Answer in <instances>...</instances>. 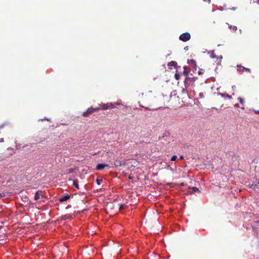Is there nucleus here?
<instances>
[{"label": "nucleus", "instance_id": "nucleus-1", "mask_svg": "<svg viewBox=\"0 0 259 259\" xmlns=\"http://www.w3.org/2000/svg\"><path fill=\"white\" fill-rule=\"evenodd\" d=\"M99 108H93L92 107H91L87 110L86 111L84 112L82 115L83 117H89L90 115H91L92 113H93L95 111H98Z\"/></svg>", "mask_w": 259, "mask_h": 259}, {"label": "nucleus", "instance_id": "nucleus-2", "mask_svg": "<svg viewBox=\"0 0 259 259\" xmlns=\"http://www.w3.org/2000/svg\"><path fill=\"white\" fill-rule=\"evenodd\" d=\"M114 108V105L112 103H108L107 104H103L100 105V107H97L100 110H107L111 109Z\"/></svg>", "mask_w": 259, "mask_h": 259}, {"label": "nucleus", "instance_id": "nucleus-3", "mask_svg": "<svg viewBox=\"0 0 259 259\" xmlns=\"http://www.w3.org/2000/svg\"><path fill=\"white\" fill-rule=\"evenodd\" d=\"M190 34L188 32L184 33L181 34L179 36V39L184 42L188 41L190 39Z\"/></svg>", "mask_w": 259, "mask_h": 259}, {"label": "nucleus", "instance_id": "nucleus-4", "mask_svg": "<svg viewBox=\"0 0 259 259\" xmlns=\"http://www.w3.org/2000/svg\"><path fill=\"white\" fill-rule=\"evenodd\" d=\"M109 165L107 164L99 163L96 166V169L98 170H102L105 167H108Z\"/></svg>", "mask_w": 259, "mask_h": 259}, {"label": "nucleus", "instance_id": "nucleus-5", "mask_svg": "<svg viewBox=\"0 0 259 259\" xmlns=\"http://www.w3.org/2000/svg\"><path fill=\"white\" fill-rule=\"evenodd\" d=\"M42 193V191H37L35 193V195H34V199L35 200H38L40 198V196L43 197Z\"/></svg>", "mask_w": 259, "mask_h": 259}, {"label": "nucleus", "instance_id": "nucleus-6", "mask_svg": "<svg viewBox=\"0 0 259 259\" xmlns=\"http://www.w3.org/2000/svg\"><path fill=\"white\" fill-rule=\"evenodd\" d=\"M70 197V195H69V194L65 195L59 198V201L60 202H63L69 199Z\"/></svg>", "mask_w": 259, "mask_h": 259}, {"label": "nucleus", "instance_id": "nucleus-7", "mask_svg": "<svg viewBox=\"0 0 259 259\" xmlns=\"http://www.w3.org/2000/svg\"><path fill=\"white\" fill-rule=\"evenodd\" d=\"M200 192L198 188H197L196 187H193L192 188H189V192L190 194H193L194 192Z\"/></svg>", "mask_w": 259, "mask_h": 259}, {"label": "nucleus", "instance_id": "nucleus-8", "mask_svg": "<svg viewBox=\"0 0 259 259\" xmlns=\"http://www.w3.org/2000/svg\"><path fill=\"white\" fill-rule=\"evenodd\" d=\"M114 164L115 166L118 167L121 166L122 165H124V163H122V162L120 160L118 159H116L114 162Z\"/></svg>", "mask_w": 259, "mask_h": 259}, {"label": "nucleus", "instance_id": "nucleus-9", "mask_svg": "<svg viewBox=\"0 0 259 259\" xmlns=\"http://www.w3.org/2000/svg\"><path fill=\"white\" fill-rule=\"evenodd\" d=\"M238 100L239 101L240 104L242 105L241 109H244L245 101L243 98L239 97L238 98Z\"/></svg>", "mask_w": 259, "mask_h": 259}, {"label": "nucleus", "instance_id": "nucleus-10", "mask_svg": "<svg viewBox=\"0 0 259 259\" xmlns=\"http://www.w3.org/2000/svg\"><path fill=\"white\" fill-rule=\"evenodd\" d=\"M69 181H72L73 182V185L77 189H79V185L78 184V181L76 180H72L69 179Z\"/></svg>", "mask_w": 259, "mask_h": 259}, {"label": "nucleus", "instance_id": "nucleus-11", "mask_svg": "<svg viewBox=\"0 0 259 259\" xmlns=\"http://www.w3.org/2000/svg\"><path fill=\"white\" fill-rule=\"evenodd\" d=\"M211 57L212 58H216L217 59V61H215L217 64H219L220 63L221 59L219 60V58L217 57V56L215 55L213 52H212L211 54Z\"/></svg>", "mask_w": 259, "mask_h": 259}, {"label": "nucleus", "instance_id": "nucleus-12", "mask_svg": "<svg viewBox=\"0 0 259 259\" xmlns=\"http://www.w3.org/2000/svg\"><path fill=\"white\" fill-rule=\"evenodd\" d=\"M183 74L186 76V80H189V79H190V78H188V74H189V73L186 70V69L185 68L184 71H183Z\"/></svg>", "mask_w": 259, "mask_h": 259}, {"label": "nucleus", "instance_id": "nucleus-13", "mask_svg": "<svg viewBox=\"0 0 259 259\" xmlns=\"http://www.w3.org/2000/svg\"><path fill=\"white\" fill-rule=\"evenodd\" d=\"M238 70H240V71H243L244 70H246V71H248L249 72H250V69H248V68H246L243 66H238Z\"/></svg>", "mask_w": 259, "mask_h": 259}, {"label": "nucleus", "instance_id": "nucleus-14", "mask_svg": "<svg viewBox=\"0 0 259 259\" xmlns=\"http://www.w3.org/2000/svg\"><path fill=\"white\" fill-rule=\"evenodd\" d=\"M204 94L203 93H200L198 95V99L201 100L204 98Z\"/></svg>", "mask_w": 259, "mask_h": 259}, {"label": "nucleus", "instance_id": "nucleus-15", "mask_svg": "<svg viewBox=\"0 0 259 259\" xmlns=\"http://www.w3.org/2000/svg\"><path fill=\"white\" fill-rule=\"evenodd\" d=\"M177 65V62L175 61H171L170 62L168 63V66H176Z\"/></svg>", "mask_w": 259, "mask_h": 259}, {"label": "nucleus", "instance_id": "nucleus-16", "mask_svg": "<svg viewBox=\"0 0 259 259\" xmlns=\"http://www.w3.org/2000/svg\"><path fill=\"white\" fill-rule=\"evenodd\" d=\"M221 95V96L222 97H227V98H228L229 99H232V97L228 94H227L226 95H225L224 94H220Z\"/></svg>", "mask_w": 259, "mask_h": 259}, {"label": "nucleus", "instance_id": "nucleus-17", "mask_svg": "<svg viewBox=\"0 0 259 259\" xmlns=\"http://www.w3.org/2000/svg\"><path fill=\"white\" fill-rule=\"evenodd\" d=\"M102 179H97L96 180V183L97 184L99 185L101 184V183L102 182Z\"/></svg>", "mask_w": 259, "mask_h": 259}, {"label": "nucleus", "instance_id": "nucleus-18", "mask_svg": "<svg viewBox=\"0 0 259 259\" xmlns=\"http://www.w3.org/2000/svg\"><path fill=\"white\" fill-rule=\"evenodd\" d=\"M177 158V155H173L172 156V157L171 158V161H175Z\"/></svg>", "mask_w": 259, "mask_h": 259}, {"label": "nucleus", "instance_id": "nucleus-19", "mask_svg": "<svg viewBox=\"0 0 259 259\" xmlns=\"http://www.w3.org/2000/svg\"><path fill=\"white\" fill-rule=\"evenodd\" d=\"M175 78H176L177 80H179V79H180V75H179L178 73H176L175 74Z\"/></svg>", "mask_w": 259, "mask_h": 259}, {"label": "nucleus", "instance_id": "nucleus-20", "mask_svg": "<svg viewBox=\"0 0 259 259\" xmlns=\"http://www.w3.org/2000/svg\"><path fill=\"white\" fill-rule=\"evenodd\" d=\"M204 70H203V69H200L198 71V74H203L204 73Z\"/></svg>", "mask_w": 259, "mask_h": 259}, {"label": "nucleus", "instance_id": "nucleus-21", "mask_svg": "<svg viewBox=\"0 0 259 259\" xmlns=\"http://www.w3.org/2000/svg\"><path fill=\"white\" fill-rule=\"evenodd\" d=\"M6 196V194L5 193H0V199Z\"/></svg>", "mask_w": 259, "mask_h": 259}, {"label": "nucleus", "instance_id": "nucleus-22", "mask_svg": "<svg viewBox=\"0 0 259 259\" xmlns=\"http://www.w3.org/2000/svg\"><path fill=\"white\" fill-rule=\"evenodd\" d=\"M146 97H147V95H146L144 96V95L142 94V101H144L145 100V99L146 98Z\"/></svg>", "mask_w": 259, "mask_h": 259}, {"label": "nucleus", "instance_id": "nucleus-23", "mask_svg": "<svg viewBox=\"0 0 259 259\" xmlns=\"http://www.w3.org/2000/svg\"><path fill=\"white\" fill-rule=\"evenodd\" d=\"M254 3H256L259 4V0H253Z\"/></svg>", "mask_w": 259, "mask_h": 259}, {"label": "nucleus", "instance_id": "nucleus-24", "mask_svg": "<svg viewBox=\"0 0 259 259\" xmlns=\"http://www.w3.org/2000/svg\"><path fill=\"white\" fill-rule=\"evenodd\" d=\"M255 113L259 114V110H254Z\"/></svg>", "mask_w": 259, "mask_h": 259}, {"label": "nucleus", "instance_id": "nucleus-25", "mask_svg": "<svg viewBox=\"0 0 259 259\" xmlns=\"http://www.w3.org/2000/svg\"><path fill=\"white\" fill-rule=\"evenodd\" d=\"M24 198L25 201H27L28 199V198L27 196H25Z\"/></svg>", "mask_w": 259, "mask_h": 259}, {"label": "nucleus", "instance_id": "nucleus-26", "mask_svg": "<svg viewBox=\"0 0 259 259\" xmlns=\"http://www.w3.org/2000/svg\"><path fill=\"white\" fill-rule=\"evenodd\" d=\"M4 141V140L3 138H0V143L3 142Z\"/></svg>", "mask_w": 259, "mask_h": 259}, {"label": "nucleus", "instance_id": "nucleus-27", "mask_svg": "<svg viewBox=\"0 0 259 259\" xmlns=\"http://www.w3.org/2000/svg\"><path fill=\"white\" fill-rule=\"evenodd\" d=\"M235 107H239V104H236L235 105Z\"/></svg>", "mask_w": 259, "mask_h": 259}, {"label": "nucleus", "instance_id": "nucleus-28", "mask_svg": "<svg viewBox=\"0 0 259 259\" xmlns=\"http://www.w3.org/2000/svg\"><path fill=\"white\" fill-rule=\"evenodd\" d=\"M180 158L181 159H184V156L183 155H181V156H180Z\"/></svg>", "mask_w": 259, "mask_h": 259}, {"label": "nucleus", "instance_id": "nucleus-29", "mask_svg": "<svg viewBox=\"0 0 259 259\" xmlns=\"http://www.w3.org/2000/svg\"><path fill=\"white\" fill-rule=\"evenodd\" d=\"M255 186L257 187H259V182L255 185Z\"/></svg>", "mask_w": 259, "mask_h": 259}, {"label": "nucleus", "instance_id": "nucleus-30", "mask_svg": "<svg viewBox=\"0 0 259 259\" xmlns=\"http://www.w3.org/2000/svg\"><path fill=\"white\" fill-rule=\"evenodd\" d=\"M128 179H129L130 180H132V179H133V178H132V177H131V176H129V177H128Z\"/></svg>", "mask_w": 259, "mask_h": 259}, {"label": "nucleus", "instance_id": "nucleus-31", "mask_svg": "<svg viewBox=\"0 0 259 259\" xmlns=\"http://www.w3.org/2000/svg\"><path fill=\"white\" fill-rule=\"evenodd\" d=\"M141 106L142 107L147 108V107H146L145 106H143V105H141Z\"/></svg>", "mask_w": 259, "mask_h": 259}, {"label": "nucleus", "instance_id": "nucleus-32", "mask_svg": "<svg viewBox=\"0 0 259 259\" xmlns=\"http://www.w3.org/2000/svg\"><path fill=\"white\" fill-rule=\"evenodd\" d=\"M255 222L259 223V220H257V221H255Z\"/></svg>", "mask_w": 259, "mask_h": 259}, {"label": "nucleus", "instance_id": "nucleus-33", "mask_svg": "<svg viewBox=\"0 0 259 259\" xmlns=\"http://www.w3.org/2000/svg\"><path fill=\"white\" fill-rule=\"evenodd\" d=\"M234 28L235 29H237L236 27H235V26H234Z\"/></svg>", "mask_w": 259, "mask_h": 259}]
</instances>
